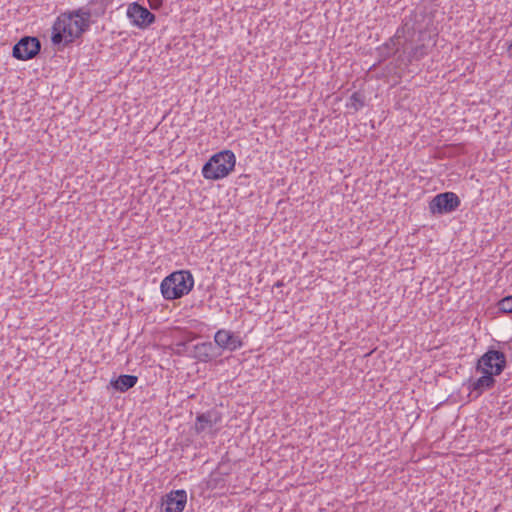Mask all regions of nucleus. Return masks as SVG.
<instances>
[{
  "label": "nucleus",
  "instance_id": "obj_19",
  "mask_svg": "<svg viewBox=\"0 0 512 512\" xmlns=\"http://www.w3.org/2000/svg\"><path fill=\"white\" fill-rule=\"evenodd\" d=\"M283 286V281H277L274 285V287H282Z\"/></svg>",
  "mask_w": 512,
  "mask_h": 512
},
{
  "label": "nucleus",
  "instance_id": "obj_9",
  "mask_svg": "<svg viewBox=\"0 0 512 512\" xmlns=\"http://www.w3.org/2000/svg\"><path fill=\"white\" fill-rule=\"evenodd\" d=\"M214 342L220 349L230 352H234L243 346L240 335L227 329L218 330L214 335Z\"/></svg>",
  "mask_w": 512,
  "mask_h": 512
},
{
  "label": "nucleus",
  "instance_id": "obj_17",
  "mask_svg": "<svg viewBox=\"0 0 512 512\" xmlns=\"http://www.w3.org/2000/svg\"><path fill=\"white\" fill-rule=\"evenodd\" d=\"M149 6L151 9H159L162 6V0H148Z\"/></svg>",
  "mask_w": 512,
  "mask_h": 512
},
{
  "label": "nucleus",
  "instance_id": "obj_16",
  "mask_svg": "<svg viewBox=\"0 0 512 512\" xmlns=\"http://www.w3.org/2000/svg\"><path fill=\"white\" fill-rule=\"evenodd\" d=\"M500 312L512 314V295L504 297L497 303Z\"/></svg>",
  "mask_w": 512,
  "mask_h": 512
},
{
  "label": "nucleus",
  "instance_id": "obj_1",
  "mask_svg": "<svg viewBox=\"0 0 512 512\" xmlns=\"http://www.w3.org/2000/svg\"><path fill=\"white\" fill-rule=\"evenodd\" d=\"M90 23L91 12L89 9L80 8L62 13L52 26L51 41L57 46H67L80 38L89 29Z\"/></svg>",
  "mask_w": 512,
  "mask_h": 512
},
{
  "label": "nucleus",
  "instance_id": "obj_8",
  "mask_svg": "<svg viewBox=\"0 0 512 512\" xmlns=\"http://www.w3.org/2000/svg\"><path fill=\"white\" fill-rule=\"evenodd\" d=\"M127 17L132 25L141 29L149 27L155 21V15L137 2L129 4Z\"/></svg>",
  "mask_w": 512,
  "mask_h": 512
},
{
  "label": "nucleus",
  "instance_id": "obj_13",
  "mask_svg": "<svg viewBox=\"0 0 512 512\" xmlns=\"http://www.w3.org/2000/svg\"><path fill=\"white\" fill-rule=\"evenodd\" d=\"M216 348L211 342L198 343L194 346V357L201 362H208L217 357Z\"/></svg>",
  "mask_w": 512,
  "mask_h": 512
},
{
  "label": "nucleus",
  "instance_id": "obj_2",
  "mask_svg": "<svg viewBox=\"0 0 512 512\" xmlns=\"http://www.w3.org/2000/svg\"><path fill=\"white\" fill-rule=\"evenodd\" d=\"M426 32L410 29L405 24L402 30L396 33L397 45H401L402 53L406 56L408 62L418 61L428 53L424 38Z\"/></svg>",
  "mask_w": 512,
  "mask_h": 512
},
{
  "label": "nucleus",
  "instance_id": "obj_18",
  "mask_svg": "<svg viewBox=\"0 0 512 512\" xmlns=\"http://www.w3.org/2000/svg\"><path fill=\"white\" fill-rule=\"evenodd\" d=\"M505 46H506V52L508 53V56L510 58H512V40L506 41Z\"/></svg>",
  "mask_w": 512,
  "mask_h": 512
},
{
  "label": "nucleus",
  "instance_id": "obj_15",
  "mask_svg": "<svg viewBox=\"0 0 512 512\" xmlns=\"http://www.w3.org/2000/svg\"><path fill=\"white\" fill-rule=\"evenodd\" d=\"M364 106V96L359 92H354L347 103L348 108H352L355 111L360 110Z\"/></svg>",
  "mask_w": 512,
  "mask_h": 512
},
{
  "label": "nucleus",
  "instance_id": "obj_7",
  "mask_svg": "<svg viewBox=\"0 0 512 512\" xmlns=\"http://www.w3.org/2000/svg\"><path fill=\"white\" fill-rule=\"evenodd\" d=\"M41 49V43L38 38L24 36L13 47L12 55L18 60L33 59Z\"/></svg>",
  "mask_w": 512,
  "mask_h": 512
},
{
  "label": "nucleus",
  "instance_id": "obj_4",
  "mask_svg": "<svg viewBox=\"0 0 512 512\" xmlns=\"http://www.w3.org/2000/svg\"><path fill=\"white\" fill-rule=\"evenodd\" d=\"M194 286V278L189 271H176L161 282V293L166 300H174L187 295Z\"/></svg>",
  "mask_w": 512,
  "mask_h": 512
},
{
  "label": "nucleus",
  "instance_id": "obj_6",
  "mask_svg": "<svg viewBox=\"0 0 512 512\" xmlns=\"http://www.w3.org/2000/svg\"><path fill=\"white\" fill-rule=\"evenodd\" d=\"M460 198L453 192L437 194L429 203L433 215H444L454 212L460 206Z\"/></svg>",
  "mask_w": 512,
  "mask_h": 512
},
{
  "label": "nucleus",
  "instance_id": "obj_12",
  "mask_svg": "<svg viewBox=\"0 0 512 512\" xmlns=\"http://www.w3.org/2000/svg\"><path fill=\"white\" fill-rule=\"evenodd\" d=\"M479 372L482 374V376L471 382L469 385V389L471 393H475V397H479L484 393V391L493 388L496 383L495 374L487 371Z\"/></svg>",
  "mask_w": 512,
  "mask_h": 512
},
{
  "label": "nucleus",
  "instance_id": "obj_10",
  "mask_svg": "<svg viewBox=\"0 0 512 512\" xmlns=\"http://www.w3.org/2000/svg\"><path fill=\"white\" fill-rule=\"evenodd\" d=\"M187 503L185 490H175L162 499L161 512H182Z\"/></svg>",
  "mask_w": 512,
  "mask_h": 512
},
{
  "label": "nucleus",
  "instance_id": "obj_3",
  "mask_svg": "<svg viewBox=\"0 0 512 512\" xmlns=\"http://www.w3.org/2000/svg\"><path fill=\"white\" fill-rule=\"evenodd\" d=\"M235 164V154L231 150H223L210 157L203 165L201 173L207 180H220L234 170Z\"/></svg>",
  "mask_w": 512,
  "mask_h": 512
},
{
  "label": "nucleus",
  "instance_id": "obj_14",
  "mask_svg": "<svg viewBox=\"0 0 512 512\" xmlns=\"http://www.w3.org/2000/svg\"><path fill=\"white\" fill-rule=\"evenodd\" d=\"M138 377L135 375H120L117 379L111 380V386L120 392H126L137 384Z\"/></svg>",
  "mask_w": 512,
  "mask_h": 512
},
{
  "label": "nucleus",
  "instance_id": "obj_5",
  "mask_svg": "<svg viewBox=\"0 0 512 512\" xmlns=\"http://www.w3.org/2000/svg\"><path fill=\"white\" fill-rule=\"evenodd\" d=\"M506 367V356L503 352L489 349L477 362L476 371H487L500 375Z\"/></svg>",
  "mask_w": 512,
  "mask_h": 512
},
{
  "label": "nucleus",
  "instance_id": "obj_11",
  "mask_svg": "<svg viewBox=\"0 0 512 512\" xmlns=\"http://www.w3.org/2000/svg\"><path fill=\"white\" fill-rule=\"evenodd\" d=\"M221 413L215 409L208 410L197 415L195 430L198 434L207 430L211 431L219 422H221Z\"/></svg>",
  "mask_w": 512,
  "mask_h": 512
}]
</instances>
